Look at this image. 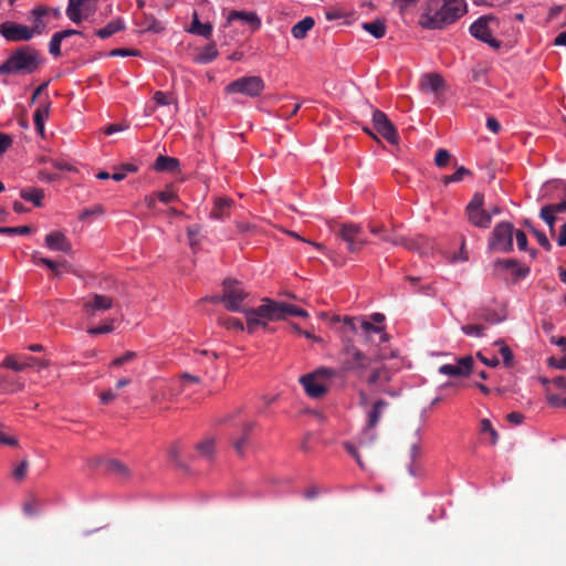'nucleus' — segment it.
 <instances>
[{"instance_id":"29","label":"nucleus","mask_w":566,"mask_h":566,"mask_svg":"<svg viewBox=\"0 0 566 566\" xmlns=\"http://www.w3.org/2000/svg\"><path fill=\"white\" fill-rule=\"evenodd\" d=\"M179 168V160L175 157H168V156H158L157 159L154 163V169L156 171H168L174 172L177 171Z\"/></svg>"},{"instance_id":"19","label":"nucleus","mask_w":566,"mask_h":566,"mask_svg":"<svg viewBox=\"0 0 566 566\" xmlns=\"http://www.w3.org/2000/svg\"><path fill=\"white\" fill-rule=\"evenodd\" d=\"M113 306V298L102 294H93L92 298L83 302L82 308L87 317H94L98 312H104Z\"/></svg>"},{"instance_id":"58","label":"nucleus","mask_w":566,"mask_h":566,"mask_svg":"<svg viewBox=\"0 0 566 566\" xmlns=\"http://www.w3.org/2000/svg\"><path fill=\"white\" fill-rule=\"evenodd\" d=\"M180 381H181V386H191V385H199L200 384V379L196 376H192L190 374H182L180 375Z\"/></svg>"},{"instance_id":"34","label":"nucleus","mask_w":566,"mask_h":566,"mask_svg":"<svg viewBox=\"0 0 566 566\" xmlns=\"http://www.w3.org/2000/svg\"><path fill=\"white\" fill-rule=\"evenodd\" d=\"M218 56V50L213 43L206 45L196 56L195 62L207 64Z\"/></svg>"},{"instance_id":"28","label":"nucleus","mask_w":566,"mask_h":566,"mask_svg":"<svg viewBox=\"0 0 566 566\" xmlns=\"http://www.w3.org/2000/svg\"><path fill=\"white\" fill-rule=\"evenodd\" d=\"M443 85V78L437 73L426 74L421 80V88L427 92L437 93Z\"/></svg>"},{"instance_id":"27","label":"nucleus","mask_w":566,"mask_h":566,"mask_svg":"<svg viewBox=\"0 0 566 566\" xmlns=\"http://www.w3.org/2000/svg\"><path fill=\"white\" fill-rule=\"evenodd\" d=\"M20 197L25 201L32 202L35 207L43 206L44 190L40 188L27 187L20 190Z\"/></svg>"},{"instance_id":"35","label":"nucleus","mask_w":566,"mask_h":566,"mask_svg":"<svg viewBox=\"0 0 566 566\" xmlns=\"http://www.w3.org/2000/svg\"><path fill=\"white\" fill-rule=\"evenodd\" d=\"M20 356L23 361V367L27 370L28 368H33L40 371L49 366V360L45 358H36L28 354L20 353Z\"/></svg>"},{"instance_id":"3","label":"nucleus","mask_w":566,"mask_h":566,"mask_svg":"<svg viewBox=\"0 0 566 566\" xmlns=\"http://www.w3.org/2000/svg\"><path fill=\"white\" fill-rule=\"evenodd\" d=\"M306 311L284 302L264 298L263 304L247 312V331L252 334L260 325L265 326L269 321L285 319L287 316L306 317Z\"/></svg>"},{"instance_id":"33","label":"nucleus","mask_w":566,"mask_h":566,"mask_svg":"<svg viewBox=\"0 0 566 566\" xmlns=\"http://www.w3.org/2000/svg\"><path fill=\"white\" fill-rule=\"evenodd\" d=\"M49 113H50L49 104L39 106L34 112V115H33L34 126H35V129L41 135H43V133H44V122L49 117Z\"/></svg>"},{"instance_id":"57","label":"nucleus","mask_w":566,"mask_h":566,"mask_svg":"<svg viewBox=\"0 0 566 566\" xmlns=\"http://www.w3.org/2000/svg\"><path fill=\"white\" fill-rule=\"evenodd\" d=\"M286 233H287L289 235H291L292 238H295L296 240H300V241H302V242L308 243V244H311V245L315 247L316 249H318V250H321V251H323V252H325V251H326V248H325L322 243H318V242H314V241L307 240V239H305V238L301 237L300 234H297V233H296V232H294V231H286Z\"/></svg>"},{"instance_id":"53","label":"nucleus","mask_w":566,"mask_h":566,"mask_svg":"<svg viewBox=\"0 0 566 566\" xmlns=\"http://www.w3.org/2000/svg\"><path fill=\"white\" fill-rule=\"evenodd\" d=\"M156 196H157V199L159 201H161L163 203H169V202L177 200V195L170 189L159 191L156 193Z\"/></svg>"},{"instance_id":"23","label":"nucleus","mask_w":566,"mask_h":566,"mask_svg":"<svg viewBox=\"0 0 566 566\" xmlns=\"http://www.w3.org/2000/svg\"><path fill=\"white\" fill-rule=\"evenodd\" d=\"M45 17H48L46 6H36L30 11L32 27H29L33 35H40L46 28Z\"/></svg>"},{"instance_id":"62","label":"nucleus","mask_w":566,"mask_h":566,"mask_svg":"<svg viewBox=\"0 0 566 566\" xmlns=\"http://www.w3.org/2000/svg\"><path fill=\"white\" fill-rule=\"evenodd\" d=\"M486 127L494 134H499L500 130H501V124L499 123V120L493 117V116H489L488 119H486Z\"/></svg>"},{"instance_id":"40","label":"nucleus","mask_w":566,"mask_h":566,"mask_svg":"<svg viewBox=\"0 0 566 566\" xmlns=\"http://www.w3.org/2000/svg\"><path fill=\"white\" fill-rule=\"evenodd\" d=\"M187 235L191 249L196 250L200 244L201 227L198 224L189 226L187 228Z\"/></svg>"},{"instance_id":"48","label":"nucleus","mask_w":566,"mask_h":566,"mask_svg":"<svg viewBox=\"0 0 566 566\" xmlns=\"http://www.w3.org/2000/svg\"><path fill=\"white\" fill-rule=\"evenodd\" d=\"M464 334L469 336L481 337L484 335L485 326L480 324H469L462 327Z\"/></svg>"},{"instance_id":"15","label":"nucleus","mask_w":566,"mask_h":566,"mask_svg":"<svg viewBox=\"0 0 566 566\" xmlns=\"http://www.w3.org/2000/svg\"><path fill=\"white\" fill-rule=\"evenodd\" d=\"M91 464L103 468L106 473L120 480H128L132 475L130 469L118 459L96 457Z\"/></svg>"},{"instance_id":"11","label":"nucleus","mask_w":566,"mask_h":566,"mask_svg":"<svg viewBox=\"0 0 566 566\" xmlns=\"http://www.w3.org/2000/svg\"><path fill=\"white\" fill-rule=\"evenodd\" d=\"M97 7L98 0H69L65 13L72 22L80 24L93 17Z\"/></svg>"},{"instance_id":"37","label":"nucleus","mask_w":566,"mask_h":566,"mask_svg":"<svg viewBox=\"0 0 566 566\" xmlns=\"http://www.w3.org/2000/svg\"><path fill=\"white\" fill-rule=\"evenodd\" d=\"M363 28L376 39H381L386 34V24L381 20L365 22Z\"/></svg>"},{"instance_id":"24","label":"nucleus","mask_w":566,"mask_h":566,"mask_svg":"<svg viewBox=\"0 0 566 566\" xmlns=\"http://www.w3.org/2000/svg\"><path fill=\"white\" fill-rule=\"evenodd\" d=\"M389 403L382 399H375L370 402V409L367 412V423L369 428H375L380 420L384 410Z\"/></svg>"},{"instance_id":"25","label":"nucleus","mask_w":566,"mask_h":566,"mask_svg":"<svg viewBox=\"0 0 566 566\" xmlns=\"http://www.w3.org/2000/svg\"><path fill=\"white\" fill-rule=\"evenodd\" d=\"M234 20H241L242 22L250 24L253 31L261 27V20L254 12L233 10L228 15V22L230 23Z\"/></svg>"},{"instance_id":"63","label":"nucleus","mask_w":566,"mask_h":566,"mask_svg":"<svg viewBox=\"0 0 566 566\" xmlns=\"http://www.w3.org/2000/svg\"><path fill=\"white\" fill-rule=\"evenodd\" d=\"M368 229L370 233L378 235L381 239V235L387 232L386 228L382 224H377L374 222L368 223Z\"/></svg>"},{"instance_id":"9","label":"nucleus","mask_w":566,"mask_h":566,"mask_svg":"<svg viewBox=\"0 0 566 566\" xmlns=\"http://www.w3.org/2000/svg\"><path fill=\"white\" fill-rule=\"evenodd\" d=\"M381 241L389 242L394 245H402L407 250L417 251L421 254H426L433 248L431 241L423 235H417L415 238H407L402 235H396L388 231L381 235Z\"/></svg>"},{"instance_id":"21","label":"nucleus","mask_w":566,"mask_h":566,"mask_svg":"<svg viewBox=\"0 0 566 566\" xmlns=\"http://www.w3.org/2000/svg\"><path fill=\"white\" fill-rule=\"evenodd\" d=\"M45 247L52 251H60L70 254L72 244L66 235L61 231H52L45 237Z\"/></svg>"},{"instance_id":"54","label":"nucleus","mask_w":566,"mask_h":566,"mask_svg":"<svg viewBox=\"0 0 566 566\" xmlns=\"http://www.w3.org/2000/svg\"><path fill=\"white\" fill-rule=\"evenodd\" d=\"M154 101L157 105H170L172 103V97L168 95L167 93H164L161 91H157L154 94Z\"/></svg>"},{"instance_id":"51","label":"nucleus","mask_w":566,"mask_h":566,"mask_svg":"<svg viewBox=\"0 0 566 566\" xmlns=\"http://www.w3.org/2000/svg\"><path fill=\"white\" fill-rule=\"evenodd\" d=\"M496 345H500V354L503 358V361L506 366H510L513 361V353L509 346H506L503 342H496Z\"/></svg>"},{"instance_id":"4","label":"nucleus","mask_w":566,"mask_h":566,"mask_svg":"<svg viewBox=\"0 0 566 566\" xmlns=\"http://www.w3.org/2000/svg\"><path fill=\"white\" fill-rule=\"evenodd\" d=\"M44 60L41 53L31 45H22L14 49L7 61L0 64V75L14 74L28 75L35 73Z\"/></svg>"},{"instance_id":"64","label":"nucleus","mask_w":566,"mask_h":566,"mask_svg":"<svg viewBox=\"0 0 566 566\" xmlns=\"http://www.w3.org/2000/svg\"><path fill=\"white\" fill-rule=\"evenodd\" d=\"M168 455L171 461L175 462L176 465H180L179 455H180V449L178 443L170 447L168 451Z\"/></svg>"},{"instance_id":"17","label":"nucleus","mask_w":566,"mask_h":566,"mask_svg":"<svg viewBox=\"0 0 566 566\" xmlns=\"http://www.w3.org/2000/svg\"><path fill=\"white\" fill-rule=\"evenodd\" d=\"M474 370V358L470 355L457 358L452 364L439 367V373L449 377H465Z\"/></svg>"},{"instance_id":"2","label":"nucleus","mask_w":566,"mask_h":566,"mask_svg":"<svg viewBox=\"0 0 566 566\" xmlns=\"http://www.w3.org/2000/svg\"><path fill=\"white\" fill-rule=\"evenodd\" d=\"M467 12L464 0H429L419 23L424 29H441Z\"/></svg>"},{"instance_id":"60","label":"nucleus","mask_w":566,"mask_h":566,"mask_svg":"<svg viewBox=\"0 0 566 566\" xmlns=\"http://www.w3.org/2000/svg\"><path fill=\"white\" fill-rule=\"evenodd\" d=\"M112 56H137L139 55V52L136 50H128V49H115L111 51Z\"/></svg>"},{"instance_id":"8","label":"nucleus","mask_w":566,"mask_h":566,"mask_svg":"<svg viewBox=\"0 0 566 566\" xmlns=\"http://www.w3.org/2000/svg\"><path fill=\"white\" fill-rule=\"evenodd\" d=\"M363 229L360 226L352 222L342 223L336 231V235L347 244V251L357 253L368 243L361 238Z\"/></svg>"},{"instance_id":"26","label":"nucleus","mask_w":566,"mask_h":566,"mask_svg":"<svg viewBox=\"0 0 566 566\" xmlns=\"http://www.w3.org/2000/svg\"><path fill=\"white\" fill-rule=\"evenodd\" d=\"M233 205V200L229 198H217L214 200V206L210 212V217L213 219H224L230 214V209Z\"/></svg>"},{"instance_id":"59","label":"nucleus","mask_w":566,"mask_h":566,"mask_svg":"<svg viewBox=\"0 0 566 566\" xmlns=\"http://www.w3.org/2000/svg\"><path fill=\"white\" fill-rule=\"evenodd\" d=\"M515 238L517 247L521 251H525L527 249V237L522 230L515 231Z\"/></svg>"},{"instance_id":"20","label":"nucleus","mask_w":566,"mask_h":566,"mask_svg":"<svg viewBox=\"0 0 566 566\" xmlns=\"http://www.w3.org/2000/svg\"><path fill=\"white\" fill-rule=\"evenodd\" d=\"M253 422L250 421H241L238 424L239 433L238 436H233L230 438L232 448L237 452L238 455L243 457L245 452V448L249 441L250 433L253 430Z\"/></svg>"},{"instance_id":"5","label":"nucleus","mask_w":566,"mask_h":566,"mask_svg":"<svg viewBox=\"0 0 566 566\" xmlns=\"http://www.w3.org/2000/svg\"><path fill=\"white\" fill-rule=\"evenodd\" d=\"M223 293L221 295L222 303L226 308L231 312H241L247 316V312L251 308L243 307V301L248 297V293L243 290L240 282L231 279L223 281Z\"/></svg>"},{"instance_id":"44","label":"nucleus","mask_w":566,"mask_h":566,"mask_svg":"<svg viewBox=\"0 0 566 566\" xmlns=\"http://www.w3.org/2000/svg\"><path fill=\"white\" fill-rule=\"evenodd\" d=\"M29 461L28 459H23L12 471V476L18 482H21L25 479L28 470H29Z\"/></svg>"},{"instance_id":"18","label":"nucleus","mask_w":566,"mask_h":566,"mask_svg":"<svg viewBox=\"0 0 566 566\" xmlns=\"http://www.w3.org/2000/svg\"><path fill=\"white\" fill-rule=\"evenodd\" d=\"M0 34L10 42L29 41L34 36L28 25L12 21L0 24Z\"/></svg>"},{"instance_id":"61","label":"nucleus","mask_w":566,"mask_h":566,"mask_svg":"<svg viewBox=\"0 0 566 566\" xmlns=\"http://www.w3.org/2000/svg\"><path fill=\"white\" fill-rule=\"evenodd\" d=\"M12 139L9 135L0 133V156L11 146Z\"/></svg>"},{"instance_id":"7","label":"nucleus","mask_w":566,"mask_h":566,"mask_svg":"<svg viewBox=\"0 0 566 566\" xmlns=\"http://www.w3.org/2000/svg\"><path fill=\"white\" fill-rule=\"evenodd\" d=\"M265 88L261 76L251 75L239 77L226 86L228 94H242L251 98L258 97Z\"/></svg>"},{"instance_id":"45","label":"nucleus","mask_w":566,"mask_h":566,"mask_svg":"<svg viewBox=\"0 0 566 566\" xmlns=\"http://www.w3.org/2000/svg\"><path fill=\"white\" fill-rule=\"evenodd\" d=\"M32 232V228L30 226H20V227H0V233L2 234H29Z\"/></svg>"},{"instance_id":"1","label":"nucleus","mask_w":566,"mask_h":566,"mask_svg":"<svg viewBox=\"0 0 566 566\" xmlns=\"http://www.w3.org/2000/svg\"><path fill=\"white\" fill-rule=\"evenodd\" d=\"M340 377L345 373H353L358 378H366L369 386H384L390 380V373L386 368H374L369 374L373 359L354 346H346L342 354Z\"/></svg>"},{"instance_id":"36","label":"nucleus","mask_w":566,"mask_h":566,"mask_svg":"<svg viewBox=\"0 0 566 566\" xmlns=\"http://www.w3.org/2000/svg\"><path fill=\"white\" fill-rule=\"evenodd\" d=\"M189 32L209 38L212 32V25L210 23H201L198 19V14L195 12Z\"/></svg>"},{"instance_id":"52","label":"nucleus","mask_w":566,"mask_h":566,"mask_svg":"<svg viewBox=\"0 0 566 566\" xmlns=\"http://www.w3.org/2000/svg\"><path fill=\"white\" fill-rule=\"evenodd\" d=\"M533 234L536 237L538 244L544 248L546 251H549L552 248V244L544 232L538 231L534 228H532Z\"/></svg>"},{"instance_id":"32","label":"nucleus","mask_w":566,"mask_h":566,"mask_svg":"<svg viewBox=\"0 0 566 566\" xmlns=\"http://www.w3.org/2000/svg\"><path fill=\"white\" fill-rule=\"evenodd\" d=\"M315 21L311 17H306L303 20L298 21L291 30L292 35L295 39H304L307 35V32L314 27Z\"/></svg>"},{"instance_id":"46","label":"nucleus","mask_w":566,"mask_h":566,"mask_svg":"<svg viewBox=\"0 0 566 566\" xmlns=\"http://www.w3.org/2000/svg\"><path fill=\"white\" fill-rule=\"evenodd\" d=\"M62 38L61 35L55 32L51 40H50V43H49V52L55 56V57H59L61 56V43H62Z\"/></svg>"},{"instance_id":"43","label":"nucleus","mask_w":566,"mask_h":566,"mask_svg":"<svg viewBox=\"0 0 566 566\" xmlns=\"http://www.w3.org/2000/svg\"><path fill=\"white\" fill-rule=\"evenodd\" d=\"M469 175H471V171L469 169H467L465 167H459L454 174L444 176L442 178V182L444 185H449L450 182H459L464 178V176Z\"/></svg>"},{"instance_id":"39","label":"nucleus","mask_w":566,"mask_h":566,"mask_svg":"<svg viewBox=\"0 0 566 566\" xmlns=\"http://www.w3.org/2000/svg\"><path fill=\"white\" fill-rule=\"evenodd\" d=\"M546 400L553 407H566V391H547Z\"/></svg>"},{"instance_id":"22","label":"nucleus","mask_w":566,"mask_h":566,"mask_svg":"<svg viewBox=\"0 0 566 566\" xmlns=\"http://www.w3.org/2000/svg\"><path fill=\"white\" fill-rule=\"evenodd\" d=\"M344 323L353 332H356L358 329V324H359V328L366 335H369L370 333H377V334H380V340L381 342L387 340L388 336H387V334L384 333L382 328L378 327V326H375L371 322H368V321H365V319L358 321V319H356L354 317H345L344 318Z\"/></svg>"},{"instance_id":"13","label":"nucleus","mask_w":566,"mask_h":566,"mask_svg":"<svg viewBox=\"0 0 566 566\" xmlns=\"http://www.w3.org/2000/svg\"><path fill=\"white\" fill-rule=\"evenodd\" d=\"M483 195L476 192L467 207V216L473 226L488 229L491 226V213L483 209Z\"/></svg>"},{"instance_id":"30","label":"nucleus","mask_w":566,"mask_h":566,"mask_svg":"<svg viewBox=\"0 0 566 566\" xmlns=\"http://www.w3.org/2000/svg\"><path fill=\"white\" fill-rule=\"evenodd\" d=\"M125 29L124 21L118 18L108 22L104 28L95 30V34L101 39H107Z\"/></svg>"},{"instance_id":"10","label":"nucleus","mask_w":566,"mask_h":566,"mask_svg":"<svg viewBox=\"0 0 566 566\" xmlns=\"http://www.w3.org/2000/svg\"><path fill=\"white\" fill-rule=\"evenodd\" d=\"M514 228L511 222H501L495 226L489 241V248L500 252H511L513 250Z\"/></svg>"},{"instance_id":"49","label":"nucleus","mask_w":566,"mask_h":566,"mask_svg":"<svg viewBox=\"0 0 566 566\" xmlns=\"http://www.w3.org/2000/svg\"><path fill=\"white\" fill-rule=\"evenodd\" d=\"M450 158H451V154L447 149L440 148L436 154L434 164L439 168H443L448 165V163L450 161Z\"/></svg>"},{"instance_id":"47","label":"nucleus","mask_w":566,"mask_h":566,"mask_svg":"<svg viewBox=\"0 0 566 566\" xmlns=\"http://www.w3.org/2000/svg\"><path fill=\"white\" fill-rule=\"evenodd\" d=\"M114 331V319L106 321L102 326L91 327L87 329L90 335L108 334Z\"/></svg>"},{"instance_id":"56","label":"nucleus","mask_w":566,"mask_h":566,"mask_svg":"<svg viewBox=\"0 0 566 566\" xmlns=\"http://www.w3.org/2000/svg\"><path fill=\"white\" fill-rule=\"evenodd\" d=\"M135 357H136L135 352H126L124 355L115 358L112 361V366L119 367V366L133 360Z\"/></svg>"},{"instance_id":"42","label":"nucleus","mask_w":566,"mask_h":566,"mask_svg":"<svg viewBox=\"0 0 566 566\" xmlns=\"http://www.w3.org/2000/svg\"><path fill=\"white\" fill-rule=\"evenodd\" d=\"M218 322L221 326L226 327L227 329H234L239 332H242L244 329L242 322L235 317L221 316L219 317Z\"/></svg>"},{"instance_id":"14","label":"nucleus","mask_w":566,"mask_h":566,"mask_svg":"<svg viewBox=\"0 0 566 566\" xmlns=\"http://www.w3.org/2000/svg\"><path fill=\"white\" fill-rule=\"evenodd\" d=\"M376 440V433L374 431V428H369L368 423H366V427L361 431L360 436L358 437V444L355 446L353 442H345L344 448L346 451L352 454L357 463L363 468V462L360 459L359 451H364L366 453H370L373 450V443Z\"/></svg>"},{"instance_id":"12","label":"nucleus","mask_w":566,"mask_h":566,"mask_svg":"<svg viewBox=\"0 0 566 566\" xmlns=\"http://www.w3.org/2000/svg\"><path fill=\"white\" fill-rule=\"evenodd\" d=\"M496 24H497V20L495 18L490 17V15H484V17L479 18L470 27V32L475 39H478L484 43H488L490 46H492L494 49H499L501 45V42L495 40L492 36V33H493L492 25H496Z\"/></svg>"},{"instance_id":"50","label":"nucleus","mask_w":566,"mask_h":566,"mask_svg":"<svg viewBox=\"0 0 566 566\" xmlns=\"http://www.w3.org/2000/svg\"><path fill=\"white\" fill-rule=\"evenodd\" d=\"M103 212H104L103 206L96 205L93 208L84 209L81 212L78 219L81 221H85V220L90 219L92 216H99V214H103Z\"/></svg>"},{"instance_id":"38","label":"nucleus","mask_w":566,"mask_h":566,"mask_svg":"<svg viewBox=\"0 0 566 566\" xmlns=\"http://www.w3.org/2000/svg\"><path fill=\"white\" fill-rule=\"evenodd\" d=\"M196 450L200 454V457L211 460L214 454V439L207 438L201 442L196 444Z\"/></svg>"},{"instance_id":"55","label":"nucleus","mask_w":566,"mask_h":566,"mask_svg":"<svg viewBox=\"0 0 566 566\" xmlns=\"http://www.w3.org/2000/svg\"><path fill=\"white\" fill-rule=\"evenodd\" d=\"M38 502L34 499H30L23 504V512L25 515L34 516L38 514Z\"/></svg>"},{"instance_id":"16","label":"nucleus","mask_w":566,"mask_h":566,"mask_svg":"<svg viewBox=\"0 0 566 566\" xmlns=\"http://www.w3.org/2000/svg\"><path fill=\"white\" fill-rule=\"evenodd\" d=\"M373 123L375 129L390 144L397 145L399 135L394 124L389 120L387 115L378 109L373 113Z\"/></svg>"},{"instance_id":"31","label":"nucleus","mask_w":566,"mask_h":566,"mask_svg":"<svg viewBox=\"0 0 566 566\" xmlns=\"http://www.w3.org/2000/svg\"><path fill=\"white\" fill-rule=\"evenodd\" d=\"M496 268H502L506 270H512V273L515 275L516 279H524L528 272L530 269L525 266H520L515 260H499L495 263Z\"/></svg>"},{"instance_id":"6","label":"nucleus","mask_w":566,"mask_h":566,"mask_svg":"<svg viewBox=\"0 0 566 566\" xmlns=\"http://www.w3.org/2000/svg\"><path fill=\"white\" fill-rule=\"evenodd\" d=\"M342 379L340 371L331 367H319L312 373L300 377L298 381L303 389H327L335 385L334 379Z\"/></svg>"},{"instance_id":"41","label":"nucleus","mask_w":566,"mask_h":566,"mask_svg":"<svg viewBox=\"0 0 566 566\" xmlns=\"http://www.w3.org/2000/svg\"><path fill=\"white\" fill-rule=\"evenodd\" d=\"M480 431L481 433H488L490 437V443L496 444L499 441V433L497 431L492 427L491 421L489 419H482L480 422Z\"/></svg>"}]
</instances>
